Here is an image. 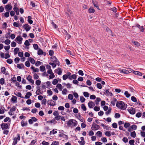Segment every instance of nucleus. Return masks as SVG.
Segmentation results:
<instances>
[{"label": "nucleus", "mask_w": 145, "mask_h": 145, "mask_svg": "<svg viewBox=\"0 0 145 145\" xmlns=\"http://www.w3.org/2000/svg\"><path fill=\"white\" fill-rule=\"evenodd\" d=\"M116 106L122 110H124L126 108L125 104L123 101H119L117 102Z\"/></svg>", "instance_id": "obj_1"}, {"label": "nucleus", "mask_w": 145, "mask_h": 145, "mask_svg": "<svg viewBox=\"0 0 145 145\" xmlns=\"http://www.w3.org/2000/svg\"><path fill=\"white\" fill-rule=\"evenodd\" d=\"M77 122L75 120L71 119L67 123V124L69 126L73 127L76 126L77 125Z\"/></svg>", "instance_id": "obj_2"}, {"label": "nucleus", "mask_w": 145, "mask_h": 145, "mask_svg": "<svg viewBox=\"0 0 145 145\" xmlns=\"http://www.w3.org/2000/svg\"><path fill=\"white\" fill-rule=\"evenodd\" d=\"M50 60L53 63H56V64L58 65H59V61L55 56H53L51 58Z\"/></svg>", "instance_id": "obj_3"}, {"label": "nucleus", "mask_w": 145, "mask_h": 145, "mask_svg": "<svg viewBox=\"0 0 145 145\" xmlns=\"http://www.w3.org/2000/svg\"><path fill=\"white\" fill-rule=\"evenodd\" d=\"M100 128V126L96 124L95 123L93 124L91 127V129L93 131L97 130L99 129Z\"/></svg>", "instance_id": "obj_4"}, {"label": "nucleus", "mask_w": 145, "mask_h": 145, "mask_svg": "<svg viewBox=\"0 0 145 145\" xmlns=\"http://www.w3.org/2000/svg\"><path fill=\"white\" fill-rule=\"evenodd\" d=\"M1 126L3 130H6L9 128L8 126L7 123H2L1 125Z\"/></svg>", "instance_id": "obj_5"}, {"label": "nucleus", "mask_w": 145, "mask_h": 145, "mask_svg": "<svg viewBox=\"0 0 145 145\" xmlns=\"http://www.w3.org/2000/svg\"><path fill=\"white\" fill-rule=\"evenodd\" d=\"M22 40L23 38L20 36H19L16 37L15 40L16 41V40L18 43L21 44L22 43Z\"/></svg>", "instance_id": "obj_6"}, {"label": "nucleus", "mask_w": 145, "mask_h": 145, "mask_svg": "<svg viewBox=\"0 0 145 145\" xmlns=\"http://www.w3.org/2000/svg\"><path fill=\"white\" fill-rule=\"evenodd\" d=\"M32 84H34V81L32 80V77L30 75H29L26 78Z\"/></svg>", "instance_id": "obj_7"}, {"label": "nucleus", "mask_w": 145, "mask_h": 145, "mask_svg": "<svg viewBox=\"0 0 145 145\" xmlns=\"http://www.w3.org/2000/svg\"><path fill=\"white\" fill-rule=\"evenodd\" d=\"M47 104L52 106H54L56 105L55 102L52 100H49L47 101Z\"/></svg>", "instance_id": "obj_8"}, {"label": "nucleus", "mask_w": 145, "mask_h": 145, "mask_svg": "<svg viewBox=\"0 0 145 145\" xmlns=\"http://www.w3.org/2000/svg\"><path fill=\"white\" fill-rule=\"evenodd\" d=\"M5 8L6 10L7 11H9L12 10V6L10 4H8L5 6Z\"/></svg>", "instance_id": "obj_9"}, {"label": "nucleus", "mask_w": 145, "mask_h": 145, "mask_svg": "<svg viewBox=\"0 0 145 145\" xmlns=\"http://www.w3.org/2000/svg\"><path fill=\"white\" fill-rule=\"evenodd\" d=\"M88 105L89 107L90 108H92L95 105L94 103L92 101H90L88 103Z\"/></svg>", "instance_id": "obj_10"}, {"label": "nucleus", "mask_w": 145, "mask_h": 145, "mask_svg": "<svg viewBox=\"0 0 145 145\" xmlns=\"http://www.w3.org/2000/svg\"><path fill=\"white\" fill-rule=\"evenodd\" d=\"M54 72L57 73L59 75H61L62 72V71L61 70V69L60 68H58L57 69L55 70Z\"/></svg>", "instance_id": "obj_11"}, {"label": "nucleus", "mask_w": 145, "mask_h": 145, "mask_svg": "<svg viewBox=\"0 0 145 145\" xmlns=\"http://www.w3.org/2000/svg\"><path fill=\"white\" fill-rule=\"evenodd\" d=\"M24 28L27 31H28L31 28V27H30L29 25L27 24H25L24 25Z\"/></svg>", "instance_id": "obj_12"}, {"label": "nucleus", "mask_w": 145, "mask_h": 145, "mask_svg": "<svg viewBox=\"0 0 145 145\" xmlns=\"http://www.w3.org/2000/svg\"><path fill=\"white\" fill-rule=\"evenodd\" d=\"M129 112L131 114H134L135 113V109L134 108H131L128 110Z\"/></svg>", "instance_id": "obj_13"}, {"label": "nucleus", "mask_w": 145, "mask_h": 145, "mask_svg": "<svg viewBox=\"0 0 145 145\" xmlns=\"http://www.w3.org/2000/svg\"><path fill=\"white\" fill-rule=\"evenodd\" d=\"M37 89L36 91V94L37 95H39L42 93L40 89V87H37Z\"/></svg>", "instance_id": "obj_14"}, {"label": "nucleus", "mask_w": 145, "mask_h": 145, "mask_svg": "<svg viewBox=\"0 0 145 145\" xmlns=\"http://www.w3.org/2000/svg\"><path fill=\"white\" fill-rule=\"evenodd\" d=\"M56 87L60 91H61L63 88V87L62 86L61 84H57Z\"/></svg>", "instance_id": "obj_15"}, {"label": "nucleus", "mask_w": 145, "mask_h": 145, "mask_svg": "<svg viewBox=\"0 0 145 145\" xmlns=\"http://www.w3.org/2000/svg\"><path fill=\"white\" fill-rule=\"evenodd\" d=\"M59 137H63V138L67 140L68 138V137L67 135H65L63 133L59 134Z\"/></svg>", "instance_id": "obj_16"}, {"label": "nucleus", "mask_w": 145, "mask_h": 145, "mask_svg": "<svg viewBox=\"0 0 145 145\" xmlns=\"http://www.w3.org/2000/svg\"><path fill=\"white\" fill-rule=\"evenodd\" d=\"M28 60L33 64H34L35 63V61L34 59L32 58L31 57H29Z\"/></svg>", "instance_id": "obj_17"}, {"label": "nucleus", "mask_w": 145, "mask_h": 145, "mask_svg": "<svg viewBox=\"0 0 145 145\" xmlns=\"http://www.w3.org/2000/svg\"><path fill=\"white\" fill-rule=\"evenodd\" d=\"M6 69L5 67H2L1 68V71L2 73L5 75H7V73L6 72Z\"/></svg>", "instance_id": "obj_18"}, {"label": "nucleus", "mask_w": 145, "mask_h": 145, "mask_svg": "<svg viewBox=\"0 0 145 145\" xmlns=\"http://www.w3.org/2000/svg\"><path fill=\"white\" fill-rule=\"evenodd\" d=\"M32 95V93L31 92H28L27 93L26 95L25 96V98L26 99H29L30 97Z\"/></svg>", "instance_id": "obj_19"}, {"label": "nucleus", "mask_w": 145, "mask_h": 145, "mask_svg": "<svg viewBox=\"0 0 145 145\" xmlns=\"http://www.w3.org/2000/svg\"><path fill=\"white\" fill-rule=\"evenodd\" d=\"M31 68L33 71L34 72H38L39 71V69L37 68H35L33 66L31 67Z\"/></svg>", "instance_id": "obj_20"}, {"label": "nucleus", "mask_w": 145, "mask_h": 145, "mask_svg": "<svg viewBox=\"0 0 145 145\" xmlns=\"http://www.w3.org/2000/svg\"><path fill=\"white\" fill-rule=\"evenodd\" d=\"M105 93L106 95L112 96V93L109 92L108 90H106L105 91Z\"/></svg>", "instance_id": "obj_21"}, {"label": "nucleus", "mask_w": 145, "mask_h": 145, "mask_svg": "<svg viewBox=\"0 0 145 145\" xmlns=\"http://www.w3.org/2000/svg\"><path fill=\"white\" fill-rule=\"evenodd\" d=\"M121 72H122L124 74H128L129 73V72H128V70H126L125 69H122L120 70Z\"/></svg>", "instance_id": "obj_22"}, {"label": "nucleus", "mask_w": 145, "mask_h": 145, "mask_svg": "<svg viewBox=\"0 0 145 145\" xmlns=\"http://www.w3.org/2000/svg\"><path fill=\"white\" fill-rule=\"evenodd\" d=\"M3 15H4V16L6 18H8L9 16V11H7L5 13H3Z\"/></svg>", "instance_id": "obj_23"}, {"label": "nucleus", "mask_w": 145, "mask_h": 145, "mask_svg": "<svg viewBox=\"0 0 145 145\" xmlns=\"http://www.w3.org/2000/svg\"><path fill=\"white\" fill-rule=\"evenodd\" d=\"M32 18L31 17V16H28V19L27 21L30 24H32L33 23V21L31 20Z\"/></svg>", "instance_id": "obj_24"}, {"label": "nucleus", "mask_w": 145, "mask_h": 145, "mask_svg": "<svg viewBox=\"0 0 145 145\" xmlns=\"http://www.w3.org/2000/svg\"><path fill=\"white\" fill-rule=\"evenodd\" d=\"M133 73H134L135 74L137 75H139L141 76L142 75V73L138 71H134L133 72Z\"/></svg>", "instance_id": "obj_25"}, {"label": "nucleus", "mask_w": 145, "mask_h": 145, "mask_svg": "<svg viewBox=\"0 0 145 145\" xmlns=\"http://www.w3.org/2000/svg\"><path fill=\"white\" fill-rule=\"evenodd\" d=\"M17 97L15 96H13L11 98V101L14 103H16L17 102Z\"/></svg>", "instance_id": "obj_26"}, {"label": "nucleus", "mask_w": 145, "mask_h": 145, "mask_svg": "<svg viewBox=\"0 0 145 145\" xmlns=\"http://www.w3.org/2000/svg\"><path fill=\"white\" fill-rule=\"evenodd\" d=\"M17 143V140L16 137H15L13 139V141L12 145H16Z\"/></svg>", "instance_id": "obj_27"}, {"label": "nucleus", "mask_w": 145, "mask_h": 145, "mask_svg": "<svg viewBox=\"0 0 145 145\" xmlns=\"http://www.w3.org/2000/svg\"><path fill=\"white\" fill-rule=\"evenodd\" d=\"M27 125V123L26 122L22 120L21 122V125L22 127L26 126Z\"/></svg>", "instance_id": "obj_28"}, {"label": "nucleus", "mask_w": 145, "mask_h": 145, "mask_svg": "<svg viewBox=\"0 0 145 145\" xmlns=\"http://www.w3.org/2000/svg\"><path fill=\"white\" fill-rule=\"evenodd\" d=\"M96 135L99 137H101L102 136V133L100 131H98L96 133Z\"/></svg>", "instance_id": "obj_29"}, {"label": "nucleus", "mask_w": 145, "mask_h": 145, "mask_svg": "<svg viewBox=\"0 0 145 145\" xmlns=\"http://www.w3.org/2000/svg\"><path fill=\"white\" fill-rule=\"evenodd\" d=\"M17 67L19 69H21L24 67V65L23 64H18L17 65Z\"/></svg>", "instance_id": "obj_30"}, {"label": "nucleus", "mask_w": 145, "mask_h": 145, "mask_svg": "<svg viewBox=\"0 0 145 145\" xmlns=\"http://www.w3.org/2000/svg\"><path fill=\"white\" fill-rule=\"evenodd\" d=\"M68 92L67 89L66 88H64L62 91V94L63 95H66Z\"/></svg>", "instance_id": "obj_31"}, {"label": "nucleus", "mask_w": 145, "mask_h": 145, "mask_svg": "<svg viewBox=\"0 0 145 145\" xmlns=\"http://www.w3.org/2000/svg\"><path fill=\"white\" fill-rule=\"evenodd\" d=\"M88 11L90 13H93L95 11L94 8L91 7L89 9Z\"/></svg>", "instance_id": "obj_32"}, {"label": "nucleus", "mask_w": 145, "mask_h": 145, "mask_svg": "<svg viewBox=\"0 0 145 145\" xmlns=\"http://www.w3.org/2000/svg\"><path fill=\"white\" fill-rule=\"evenodd\" d=\"M131 136L133 138H135L136 136V134L135 131H134L131 133Z\"/></svg>", "instance_id": "obj_33"}, {"label": "nucleus", "mask_w": 145, "mask_h": 145, "mask_svg": "<svg viewBox=\"0 0 145 145\" xmlns=\"http://www.w3.org/2000/svg\"><path fill=\"white\" fill-rule=\"evenodd\" d=\"M40 70L41 72L44 71L45 70V67L43 65L40 66Z\"/></svg>", "instance_id": "obj_34"}, {"label": "nucleus", "mask_w": 145, "mask_h": 145, "mask_svg": "<svg viewBox=\"0 0 145 145\" xmlns=\"http://www.w3.org/2000/svg\"><path fill=\"white\" fill-rule=\"evenodd\" d=\"M19 51V48H15L14 50V55L16 54Z\"/></svg>", "instance_id": "obj_35"}, {"label": "nucleus", "mask_w": 145, "mask_h": 145, "mask_svg": "<svg viewBox=\"0 0 145 145\" xmlns=\"http://www.w3.org/2000/svg\"><path fill=\"white\" fill-rule=\"evenodd\" d=\"M10 40L9 39H6L5 41V43L7 45H8L10 43Z\"/></svg>", "instance_id": "obj_36"}, {"label": "nucleus", "mask_w": 145, "mask_h": 145, "mask_svg": "<svg viewBox=\"0 0 145 145\" xmlns=\"http://www.w3.org/2000/svg\"><path fill=\"white\" fill-rule=\"evenodd\" d=\"M7 62L8 63L11 64L12 63L13 60L11 59H8L7 60Z\"/></svg>", "instance_id": "obj_37"}, {"label": "nucleus", "mask_w": 145, "mask_h": 145, "mask_svg": "<svg viewBox=\"0 0 145 145\" xmlns=\"http://www.w3.org/2000/svg\"><path fill=\"white\" fill-rule=\"evenodd\" d=\"M43 52L40 49H39L38 51V54L39 55H42L43 54Z\"/></svg>", "instance_id": "obj_38"}, {"label": "nucleus", "mask_w": 145, "mask_h": 145, "mask_svg": "<svg viewBox=\"0 0 145 145\" xmlns=\"http://www.w3.org/2000/svg\"><path fill=\"white\" fill-rule=\"evenodd\" d=\"M105 135L107 137H110L111 136V133L110 131H106L105 133Z\"/></svg>", "instance_id": "obj_39"}, {"label": "nucleus", "mask_w": 145, "mask_h": 145, "mask_svg": "<svg viewBox=\"0 0 145 145\" xmlns=\"http://www.w3.org/2000/svg\"><path fill=\"white\" fill-rule=\"evenodd\" d=\"M132 43L137 46H138L140 45V43L137 41H132Z\"/></svg>", "instance_id": "obj_40"}, {"label": "nucleus", "mask_w": 145, "mask_h": 145, "mask_svg": "<svg viewBox=\"0 0 145 145\" xmlns=\"http://www.w3.org/2000/svg\"><path fill=\"white\" fill-rule=\"evenodd\" d=\"M25 65L27 67H29L30 66V64L29 62V61H26L25 63Z\"/></svg>", "instance_id": "obj_41"}, {"label": "nucleus", "mask_w": 145, "mask_h": 145, "mask_svg": "<svg viewBox=\"0 0 145 145\" xmlns=\"http://www.w3.org/2000/svg\"><path fill=\"white\" fill-rule=\"evenodd\" d=\"M81 108H82V109L84 111H86L87 110L86 107L85 105L84 104H82L81 105Z\"/></svg>", "instance_id": "obj_42"}, {"label": "nucleus", "mask_w": 145, "mask_h": 145, "mask_svg": "<svg viewBox=\"0 0 145 145\" xmlns=\"http://www.w3.org/2000/svg\"><path fill=\"white\" fill-rule=\"evenodd\" d=\"M80 100L81 102L82 103L85 101V99L83 96H81L80 97Z\"/></svg>", "instance_id": "obj_43"}, {"label": "nucleus", "mask_w": 145, "mask_h": 145, "mask_svg": "<svg viewBox=\"0 0 145 145\" xmlns=\"http://www.w3.org/2000/svg\"><path fill=\"white\" fill-rule=\"evenodd\" d=\"M117 101L116 99L114 98V99L113 101L111 102V104L113 106L115 105V102Z\"/></svg>", "instance_id": "obj_44"}, {"label": "nucleus", "mask_w": 145, "mask_h": 145, "mask_svg": "<svg viewBox=\"0 0 145 145\" xmlns=\"http://www.w3.org/2000/svg\"><path fill=\"white\" fill-rule=\"evenodd\" d=\"M84 96L86 97H88L89 96V93L86 92H84L83 93Z\"/></svg>", "instance_id": "obj_45"}, {"label": "nucleus", "mask_w": 145, "mask_h": 145, "mask_svg": "<svg viewBox=\"0 0 145 145\" xmlns=\"http://www.w3.org/2000/svg\"><path fill=\"white\" fill-rule=\"evenodd\" d=\"M5 80L3 78H1L0 79V83L1 84L3 85L5 83Z\"/></svg>", "instance_id": "obj_46"}, {"label": "nucleus", "mask_w": 145, "mask_h": 145, "mask_svg": "<svg viewBox=\"0 0 145 145\" xmlns=\"http://www.w3.org/2000/svg\"><path fill=\"white\" fill-rule=\"evenodd\" d=\"M101 101V99L100 98L97 97V98L95 100V103L97 105L99 104V102Z\"/></svg>", "instance_id": "obj_47"}, {"label": "nucleus", "mask_w": 145, "mask_h": 145, "mask_svg": "<svg viewBox=\"0 0 145 145\" xmlns=\"http://www.w3.org/2000/svg\"><path fill=\"white\" fill-rule=\"evenodd\" d=\"M124 94L125 96L127 98L129 97L130 96V94L127 91H125V92Z\"/></svg>", "instance_id": "obj_48"}, {"label": "nucleus", "mask_w": 145, "mask_h": 145, "mask_svg": "<svg viewBox=\"0 0 145 145\" xmlns=\"http://www.w3.org/2000/svg\"><path fill=\"white\" fill-rule=\"evenodd\" d=\"M96 85L97 88L99 89H101L102 88L101 84L100 83H98Z\"/></svg>", "instance_id": "obj_49"}, {"label": "nucleus", "mask_w": 145, "mask_h": 145, "mask_svg": "<svg viewBox=\"0 0 145 145\" xmlns=\"http://www.w3.org/2000/svg\"><path fill=\"white\" fill-rule=\"evenodd\" d=\"M46 102V99H44L42 101V104L45 105Z\"/></svg>", "instance_id": "obj_50"}, {"label": "nucleus", "mask_w": 145, "mask_h": 145, "mask_svg": "<svg viewBox=\"0 0 145 145\" xmlns=\"http://www.w3.org/2000/svg\"><path fill=\"white\" fill-rule=\"evenodd\" d=\"M59 144V142H58L55 141L52 142L51 145H58Z\"/></svg>", "instance_id": "obj_51"}, {"label": "nucleus", "mask_w": 145, "mask_h": 145, "mask_svg": "<svg viewBox=\"0 0 145 145\" xmlns=\"http://www.w3.org/2000/svg\"><path fill=\"white\" fill-rule=\"evenodd\" d=\"M15 84L16 86H18L19 88V89H21L22 88L21 86L20 85L19 82H16Z\"/></svg>", "instance_id": "obj_52"}, {"label": "nucleus", "mask_w": 145, "mask_h": 145, "mask_svg": "<svg viewBox=\"0 0 145 145\" xmlns=\"http://www.w3.org/2000/svg\"><path fill=\"white\" fill-rule=\"evenodd\" d=\"M13 10H14V11L15 12H16L18 11H19L18 8L17 7L16 5H14V8H13Z\"/></svg>", "instance_id": "obj_53"}, {"label": "nucleus", "mask_w": 145, "mask_h": 145, "mask_svg": "<svg viewBox=\"0 0 145 145\" xmlns=\"http://www.w3.org/2000/svg\"><path fill=\"white\" fill-rule=\"evenodd\" d=\"M49 64L50 65H52L53 68L56 67L57 65L56 63H52L51 62H50L49 63Z\"/></svg>", "instance_id": "obj_54"}, {"label": "nucleus", "mask_w": 145, "mask_h": 145, "mask_svg": "<svg viewBox=\"0 0 145 145\" xmlns=\"http://www.w3.org/2000/svg\"><path fill=\"white\" fill-rule=\"evenodd\" d=\"M131 99L132 101L134 102H137L136 98L134 96H132L131 97Z\"/></svg>", "instance_id": "obj_55"}, {"label": "nucleus", "mask_w": 145, "mask_h": 145, "mask_svg": "<svg viewBox=\"0 0 145 145\" xmlns=\"http://www.w3.org/2000/svg\"><path fill=\"white\" fill-rule=\"evenodd\" d=\"M58 80L56 79H54L52 82V83L54 85H56L58 83Z\"/></svg>", "instance_id": "obj_56"}, {"label": "nucleus", "mask_w": 145, "mask_h": 145, "mask_svg": "<svg viewBox=\"0 0 145 145\" xmlns=\"http://www.w3.org/2000/svg\"><path fill=\"white\" fill-rule=\"evenodd\" d=\"M94 110L95 111H98L100 110V107L97 106H95L93 108Z\"/></svg>", "instance_id": "obj_57"}, {"label": "nucleus", "mask_w": 145, "mask_h": 145, "mask_svg": "<svg viewBox=\"0 0 145 145\" xmlns=\"http://www.w3.org/2000/svg\"><path fill=\"white\" fill-rule=\"evenodd\" d=\"M41 83V81L39 80H37L35 82L37 86L39 85Z\"/></svg>", "instance_id": "obj_58"}, {"label": "nucleus", "mask_w": 145, "mask_h": 145, "mask_svg": "<svg viewBox=\"0 0 145 145\" xmlns=\"http://www.w3.org/2000/svg\"><path fill=\"white\" fill-rule=\"evenodd\" d=\"M33 78L35 79H37L39 78V76L36 73H35L33 75Z\"/></svg>", "instance_id": "obj_59"}, {"label": "nucleus", "mask_w": 145, "mask_h": 145, "mask_svg": "<svg viewBox=\"0 0 145 145\" xmlns=\"http://www.w3.org/2000/svg\"><path fill=\"white\" fill-rule=\"evenodd\" d=\"M73 98V95L71 94H69L68 95V98L69 99L72 100Z\"/></svg>", "instance_id": "obj_60"}, {"label": "nucleus", "mask_w": 145, "mask_h": 145, "mask_svg": "<svg viewBox=\"0 0 145 145\" xmlns=\"http://www.w3.org/2000/svg\"><path fill=\"white\" fill-rule=\"evenodd\" d=\"M47 93L48 95H51L52 94V91L50 90H48Z\"/></svg>", "instance_id": "obj_61"}, {"label": "nucleus", "mask_w": 145, "mask_h": 145, "mask_svg": "<svg viewBox=\"0 0 145 145\" xmlns=\"http://www.w3.org/2000/svg\"><path fill=\"white\" fill-rule=\"evenodd\" d=\"M122 140L125 143L127 142L128 140V138L126 137H123Z\"/></svg>", "instance_id": "obj_62"}, {"label": "nucleus", "mask_w": 145, "mask_h": 145, "mask_svg": "<svg viewBox=\"0 0 145 145\" xmlns=\"http://www.w3.org/2000/svg\"><path fill=\"white\" fill-rule=\"evenodd\" d=\"M16 107L15 106H13L10 109V112H14L16 110Z\"/></svg>", "instance_id": "obj_63"}, {"label": "nucleus", "mask_w": 145, "mask_h": 145, "mask_svg": "<svg viewBox=\"0 0 145 145\" xmlns=\"http://www.w3.org/2000/svg\"><path fill=\"white\" fill-rule=\"evenodd\" d=\"M16 43L14 42H12L11 44V46L14 47H15L16 46Z\"/></svg>", "instance_id": "obj_64"}]
</instances>
